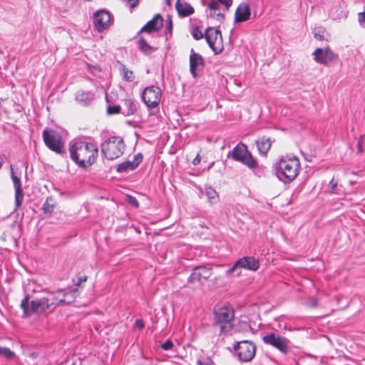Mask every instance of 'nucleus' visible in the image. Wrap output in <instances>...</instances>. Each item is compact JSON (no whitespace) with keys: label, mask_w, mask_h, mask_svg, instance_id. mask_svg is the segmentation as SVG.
Segmentation results:
<instances>
[{"label":"nucleus","mask_w":365,"mask_h":365,"mask_svg":"<svg viewBox=\"0 0 365 365\" xmlns=\"http://www.w3.org/2000/svg\"><path fill=\"white\" fill-rule=\"evenodd\" d=\"M205 195L211 204H215L218 201V195L212 187H205Z\"/></svg>","instance_id":"obj_28"},{"label":"nucleus","mask_w":365,"mask_h":365,"mask_svg":"<svg viewBox=\"0 0 365 365\" xmlns=\"http://www.w3.org/2000/svg\"><path fill=\"white\" fill-rule=\"evenodd\" d=\"M11 176L15 189V203L16 206L20 207L24 200V193L21 189L20 178L14 174L13 167L11 166Z\"/></svg>","instance_id":"obj_18"},{"label":"nucleus","mask_w":365,"mask_h":365,"mask_svg":"<svg viewBox=\"0 0 365 365\" xmlns=\"http://www.w3.org/2000/svg\"><path fill=\"white\" fill-rule=\"evenodd\" d=\"M250 15L251 11L248 4H241L235 11V21L236 23L245 21L250 19Z\"/></svg>","instance_id":"obj_22"},{"label":"nucleus","mask_w":365,"mask_h":365,"mask_svg":"<svg viewBox=\"0 0 365 365\" xmlns=\"http://www.w3.org/2000/svg\"><path fill=\"white\" fill-rule=\"evenodd\" d=\"M338 185V182L335 180L334 178L331 180L329 184V192L331 193H334L335 192V190Z\"/></svg>","instance_id":"obj_37"},{"label":"nucleus","mask_w":365,"mask_h":365,"mask_svg":"<svg viewBox=\"0 0 365 365\" xmlns=\"http://www.w3.org/2000/svg\"><path fill=\"white\" fill-rule=\"evenodd\" d=\"M163 350H170L173 347V343L171 340L168 339L160 345Z\"/></svg>","instance_id":"obj_38"},{"label":"nucleus","mask_w":365,"mask_h":365,"mask_svg":"<svg viewBox=\"0 0 365 365\" xmlns=\"http://www.w3.org/2000/svg\"><path fill=\"white\" fill-rule=\"evenodd\" d=\"M175 7L181 16H187L194 13V9L190 4L180 0L177 1Z\"/></svg>","instance_id":"obj_25"},{"label":"nucleus","mask_w":365,"mask_h":365,"mask_svg":"<svg viewBox=\"0 0 365 365\" xmlns=\"http://www.w3.org/2000/svg\"><path fill=\"white\" fill-rule=\"evenodd\" d=\"M0 356H3L8 359H11L14 357L15 354L9 348L0 346Z\"/></svg>","instance_id":"obj_32"},{"label":"nucleus","mask_w":365,"mask_h":365,"mask_svg":"<svg viewBox=\"0 0 365 365\" xmlns=\"http://www.w3.org/2000/svg\"><path fill=\"white\" fill-rule=\"evenodd\" d=\"M256 144L259 153L262 155H267L272 145L270 139L265 136H263L257 140Z\"/></svg>","instance_id":"obj_24"},{"label":"nucleus","mask_w":365,"mask_h":365,"mask_svg":"<svg viewBox=\"0 0 365 365\" xmlns=\"http://www.w3.org/2000/svg\"><path fill=\"white\" fill-rule=\"evenodd\" d=\"M192 36L195 40H200L204 37V34L197 27L192 29Z\"/></svg>","instance_id":"obj_34"},{"label":"nucleus","mask_w":365,"mask_h":365,"mask_svg":"<svg viewBox=\"0 0 365 365\" xmlns=\"http://www.w3.org/2000/svg\"><path fill=\"white\" fill-rule=\"evenodd\" d=\"M163 26V18L160 14H156L144 25L138 33V35L143 32L152 33L158 31Z\"/></svg>","instance_id":"obj_20"},{"label":"nucleus","mask_w":365,"mask_h":365,"mask_svg":"<svg viewBox=\"0 0 365 365\" xmlns=\"http://www.w3.org/2000/svg\"><path fill=\"white\" fill-rule=\"evenodd\" d=\"M123 107V111L122 113L126 116L134 114L137 110L136 104L131 99H125L124 101Z\"/></svg>","instance_id":"obj_26"},{"label":"nucleus","mask_w":365,"mask_h":365,"mask_svg":"<svg viewBox=\"0 0 365 365\" xmlns=\"http://www.w3.org/2000/svg\"><path fill=\"white\" fill-rule=\"evenodd\" d=\"M207 8L210 10L209 16L212 19H216L219 22H222L225 20V14L223 7L217 4L215 1H210L207 4Z\"/></svg>","instance_id":"obj_21"},{"label":"nucleus","mask_w":365,"mask_h":365,"mask_svg":"<svg viewBox=\"0 0 365 365\" xmlns=\"http://www.w3.org/2000/svg\"><path fill=\"white\" fill-rule=\"evenodd\" d=\"M205 38L209 46L215 53L218 54L222 51V37L219 29L208 27L205 31Z\"/></svg>","instance_id":"obj_9"},{"label":"nucleus","mask_w":365,"mask_h":365,"mask_svg":"<svg viewBox=\"0 0 365 365\" xmlns=\"http://www.w3.org/2000/svg\"><path fill=\"white\" fill-rule=\"evenodd\" d=\"M215 321L220 324L221 332H227L232 327L235 317L233 308L230 304L218 305L214 309Z\"/></svg>","instance_id":"obj_5"},{"label":"nucleus","mask_w":365,"mask_h":365,"mask_svg":"<svg viewBox=\"0 0 365 365\" xmlns=\"http://www.w3.org/2000/svg\"><path fill=\"white\" fill-rule=\"evenodd\" d=\"M259 267V262L253 257H243L235 262L233 266L227 270L226 273L230 275L238 269H245L256 271Z\"/></svg>","instance_id":"obj_12"},{"label":"nucleus","mask_w":365,"mask_h":365,"mask_svg":"<svg viewBox=\"0 0 365 365\" xmlns=\"http://www.w3.org/2000/svg\"><path fill=\"white\" fill-rule=\"evenodd\" d=\"M358 21L361 25L365 23V6L364 7V11L358 14Z\"/></svg>","instance_id":"obj_40"},{"label":"nucleus","mask_w":365,"mask_h":365,"mask_svg":"<svg viewBox=\"0 0 365 365\" xmlns=\"http://www.w3.org/2000/svg\"><path fill=\"white\" fill-rule=\"evenodd\" d=\"M240 361L248 362L255 356L256 352V346L254 343L249 341H242L238 342L234 346Z\"/></svg>","instance_id":"obj_11"},{"label":"nucleus","mask_w":365,"mask_h":365,"mask_svg":"<svg viewBox=\"0 0 365 365\" xmlns=\"http://www.w3.org/2000/svg\"><path fill=\"white\" fill-rule=\"evenodd\" d=\"M162 97L161 89L158 86H150L144 88L141 98L146 106L151 109L158 106Z\"/></svg>","instance_id":"obj_8"},{"label":"nucleus","mask_w":365,"mask_h":365,"mask_svg":"<svg viewBox=\"0 0 365 365\" xmlns=\"http://www.w3.org/2000/svg\"><path fill=\"white\" fill-rule=\"evenodd\" d=\"M94 98V93L91 91H78L76 93L75 99L83 106H87L91 103Z\"/></svg>","instance_id":"obj_23"},{"label":"nucleus","mask_w":365,"mask_h":365,"mask_svg":"<svg viewBox=\"0 0 365 365\" xmlns=\"http://www.w3.org/2000/svg\"><path fill=\"white\" fill-rule=\"evenodd\" d=\"M166 28L171 33L173 29V24L170 16H168L166 19Z\"/></svg>","instance_id":"obj_41"},{"label":"nucleus","mask_w":365,"mask_h":365,"mask_svg":"<svg viewBox=\"0 0 365 365\" xmlns=\"http://www.w3.org/2000/svg\"><path fill=\"white\" fill-rule=\"evenodd\" d=\"M144 323L141 319H137L135 322V327L138 329H143L144 328Z\"/></svg>","instance_id":"obj_42"},{"label":"nucleus","mask_w":365,"mask_h":365,"mask_svg":"<svg viewBox=\"0 0 365 365\" xmlns=\"http://www.w3.org/2000/svg\"><path fill=\"white\" fill-rule=\"evenodd\" d=\"M126 6H129L130 9H133L135 7L138 3L139 0H122Z\"/></svg>","instance_id":"obj_39"},{"label":"nucleus","mask_w":365,"mask_h":365,"mask_svg":"<svg viewBox=\"0 0 365 365\" xmlns=\"http://www.w3.org/2000/svg\"><path fill=\"white\" fill-rule=\"evenodd\" d=\"M86 280H87V277H86V276L81 277H79V279H78V282L76 284H77V285H79V284H80V283H81V282H86Z\"/></svg>","instance_id":"obj_44"},{"label":"nucleus","mask_w":365,"mask_h":365,"mask_svg":"<svg viewBox=\"0 0 365 365\" xmlns=\"http://www.w3.org/2000/svg\"><path fill=\"white\" fill-rule=\"evenodd\" d=\"M121 107L120 106H109L107 108V112L108 114H116L120 112Z\"/></svg>","instance_id":"obj_36"},{"label":"nucleus","mask_w":365,"mask_h":365,"mask_svg":"<svg viewBox=\"0 0 365 365\" xmlns=\"http://www.w3.org/2000/svg\"><path fill=\"white\" fill-rule=\"evenodd\" d=\"M263 341L269 344L283 354H287L289 351V341L284 336L277 333H269L263 336Z\"/></svg>","instance_id":"obj_10"},{"label":"nucleus","mask_w":365,"mask_h":365,"mask_svg":"<svg viewBox=\"0 0 365 365\" xmlns=\"http://www.w3.org/2000/svg\"><path fill=\"white\" fill-rule=\"evenodd\" d=\"M276 175L282 181H292L299 174L300 162L297 157H282L274 164Z\"/></svg>","instance_id":"obj_3"},{"label":"nucleus","mask_w":365,"mask_h":365,"mask_svg":"<svg viewBox=\"0 0 365 365\" xmlns=\"http://www.w3.org/2000/svg\"><path fill=\"white\" fill-rule=\"evenodd\" d=\"M139 49L145 55H149L155 51V48L150 46L143 37H139L138 41Z\"/></svg>","instance_id":"obj_27"},{"label":"nucleus","mask_w":365,"mask_h":365,"mask_svg":"<svg viewBox=\"0 0 365 365\" xmlns=\"http://www.w3.org/2000/svg\"><path fill=\"white\" fill-rule=\"evenodd\" d=\"M101 152L103 156L113 160L120 157L125 150V144L120 136H110L106 138L101 145Z\"/></svg>","instance_id":"obj_4"},{"label":"nucleus","mask_w":365,"mask_h":365,"mask_svg":"<svg viewBox=\"0 0 365 365\" xmlns=\"http://www.w3.org/2000/svg\"><path fill=\"white\" fill-rule=\"evenodd\" d=\"M325 34V31L320 28L315 29L314 31V37L319 41L326 40Z\"/></svg>","instance_id":"obj_33"},{"label":"nucleus","mask_w":365,"mask_h":365,"mask_svg":"<svg viewBox=\"0 0 365 365\" xmlns=\"http://www.w3.org/2000/svg\"><path fill=\"white\" fill-rule=\"evenodd\" d=\"M237 162L242 163L250 169L257 168L258 163L252 157L251 153L248 150L247 146L242 143H238L233 150L228 153V157Z\"/></svg>","instance_id":"obj_6"},{"label":"nucleus","mask_w":365,"mask_h":365,"mask_svg":"<svg viewBox=\"0 0 365 365\" xmlns=\"http://www.w3.org/2000/svg\"><path fill=\"white\" fill-rule=\"evenodd\" d=\"M120 71L124 81L132 82L134 80V75L133 71L128 70L124 65H122Z\"/></svg>","instance_id":"obj_29"},{"label":"nucleus","mask_w":365,"mask_h":365,"mask_svg":"<svg viewBox=\"0 0 365 365\" xmlns=\"http://www.w3.org/2000/svg\"><path fill=\"white\" fill-rule=\"evenodd\" d=\"M205 63L202 56L191 49L190 55V71L193 77L199 76L204 69Z\"/></svg>","instance_id":"obj_15"},{"label":"nucleus","mask_w":365,"mask_h":365,"mask_svg":"<svg viewBox=\"0 0 365 365\" xmlns=\"http://www.w3.org/2000/svg\"><path fill=\"white\" fill-rule=\"evenodd\" d=\"M93 21L98 32L107 29L110 25V14L106 10H99L93 14Z\"/></svg>","instance_id":"obj_14"},{"label":"nucleus","mask_w":365,"mask_h":365,"mask_svg":"<svg viewBox=\"0 0 365 365\" xmlns=\"http://www.w3.org/2000/svg\"><path fill=\"white\" fill-rule=\"evenodd\" d=\"M212 274L211 269L208 267L201 266L194 268L189 277L190 282H200L202 279H207Z\"/></svg>","instance_id":"obj_19"},{"label":"nucleus","mask_w":365,"mask_h":365,"mask_svg":"<svg viewBox=\"0 0 365 365\" xmlns=\"http://www.w3.org/2000/svg\"><path fill=\"white\" fill-rule=\"evenodd\" d=\"M143 155L140 153H138L134 155L133 161L128 160L118 164L116 167V171L119 173H122L134 170L143 161Z\"/></svg>","instance_id":"obj_17"},{"label":"nucleus","mask_w":365,"mask_h":365,"mask_svg":"<svg viewBox=\"0 0 365 365\" xmlns=\"http://www.w3.org/2000/svg\"><path fill=\"white\" fill-rule=\"evenodd\" d=\"M210 1H215L219 5H221L223 11H229L232 4V0H211Z\"/></svg>","instance_id":"obj_31"},{"label":"nucleus","mask_w":365,"mask_h":365,"mask_svg":"<svg viewBox=\"0 0 365 365\" xmlns=\"http://www.w3.org/2000/svg\"><path fill=\"white\" fill-rule=\"evenodd\" d=\"M312 55L316 62L324 66H327L338 58V55L334 53L329 47L317 48Z\"/></svg>","instance_id":"obj_13"},{"label":"nucleus","mask_w":365,"mask_h":365,"mask_svg":"<svg viewBox=\"0 0 365 365\" xmlns=\"http://www.w3.org/2000/svg\"><path fill=\"white\" fill-rule=\"evenodd\" d=\"M43 139L45 145L52 151L57 154H63L64 142L62 136L57 131L46 128L43 131Z\"/></svg>","instance_id":"obj_7"},{"label":"nucleus","mask_w":365,"mask_h":365,"mask_svg":"<svg viewBox=\"0 0 365 365\" xmlns=\"http://www.w3.org/2000/svg\"><path fill=\"white\" fill-rule=\"evenodd\" d=\"M58 302H61L60 299ZM23 309L24 317H29L32 314H42L53 312L57 307V301L53 292H48L46 296L31 300L29 306V296L26 295L20 304Z\"/></svg>","instance_id":"obj_2"},{"label":"nucleus","mask_w":365,"mask_h":365,"mask_svg":"<svg viewBox=\"0 0 365 365\" xmlns=\"http://www.w3.org/2000/svg\"><path fill=\"white\" fill-rule=\"evenodd\" d=\"M200 159L199 158V157H198V156H197V157L194 159V160H193V164H194V165H197V164H198V163H200Z\"/></svg>","instance_id":"obj_45"},{"label":"nucleus","mask_w":365,"mask_h":365,"mask_svg":"<svg viewBox=\"0 0 365 365\" xmlns=\"http://www.w3.org/2000/svg\"><path fill=\"white\" fill-rule=\"evenodd\" d=\"M55 207V203L51 197H48L46 198L45 202L43 205V210L45 213H51Z\"/></svg>","instance_id":"obj_30"},{"label":"nucleus","mask_w":365,"mask_h":365,"mask_svg":"<svg viewBox=\"0 0 365 365\" xmlns=\"http://www.w3.org/2000/svg\"><path fill=\"white\" fill-rule=\"evenodd\" d=\"M365 150V135H361L358 141V153Z\"/></svg>","instance_id":"obj_35"},{"label":"nucleus","mask_w":365,"mask_h":365,"mask_svg":"<svg viewBox=\"0 0 365 365\" xmlns=\"http://www.w3.org/2000/svg\"><path fill=\"white\" fill-rule=\"evenodd\" d=\"M71 159L81 168L93 165L98 156V145L91 142L74 139L68 144Z\"/></svg>","instance_id":"obj_1"},{"label":"nucleus","mask_w":365,"mask_h":365,"mask_svg":"<svg viewBox=\"0 0 365 365\" xmlns=\"http://www.w3.org/2000/svg\"><path fill=\"white\" fill-rule=\"evenodd\" d=\"M55 299L61 302H57V307L63 304H68L74 301L76 297V291L71 289H58L53 292Z\"/></svg>","instance_id":"obj_16"},{"label":"nucleus","mask_w":365,"mask_h":365,"mask_svg":"<svg viewBox=\"0 0 365 365\" xmlns=\"http://www.w3.org/2000/svg\"><path fill=\"white\" fill-rule=\"evenodd\" d=\"M129 202L130 204H132L135 207H138V202L135 197H130Z\"/></svg>","instance_id":"obj_43"},{"label":"nucleus","mask_w":365,"mask_h":365,"mask_svg":"<svg viewBox=\"0 0 365 365\" xmlns=\"http://www.w3.org/2000/svg\"><path fill=\"white\" fill-rule=\"evenodd\" d=\"M317 301H316V300H314V301L312 302V306H313V307L317 306Z\"/></svg>","instance_id":"obj_46"}]
</instances>
